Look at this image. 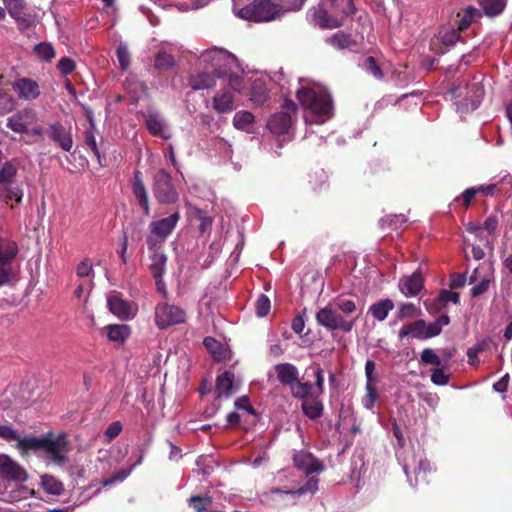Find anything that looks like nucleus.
<instances>
[{
	"instance_id": "13d9d810",
	"label": "nucleus",
	"mask_w": 512,
	"mask_h": 512,
	"mask_svg": "<svg viewBox=\"0 0 512 512\" xmlns=\"http://www.w3.org/2000/svg\"><path fill=\"white\" fill-rule=\"evenodd\" d=\"M5 4L11 17L15 19L22 17V10L24 8L23 0H7Z\"/></svg>"
},
{
	"instance_id": "c85d7f7f",
	"label": "nucleus",
	"mask_w": 512,
	"mask_h": 512,
	"mask_svg": "<svg viewBox=\"0 0 512 512\" xmlns=\"http://www.w3.org/2000/svg\"><path fill=\"white\" fill-rule=\"evenodd\" d=\"M24 196V191L20 184L8 183L0 186V200L9 204L10 201H15L17 204L21 203Z\"/></svg>"
},
{
	"instance_id": "69168bd1",
	"label": "nucleus",
	"mask_w": 512,
	"mask_h": 512,
	"mask_svg": "<svg viewBox=\"0 0 512 512\" xmlns=\"http://www.w3.org/2000/svg\"><path fill=\"white\" fill-rule=\"evenodd\" d=\"M19 433L9 425H0V437L6 441H18Z\"/></svg>"
},
{
	"instance_id": "393cba45",
	"label": "nucleus",
	"mask_w": 512,
	"mask_h": 512,
	"mask_svg": "<svg viewBox=\"0 0 512 512\" xmlns=\"http://www.w3.org/2000/svg\"><path fill=\"white\" fill-rule=\"evenodd\" d=\"M276 377L285 386L291 387L299 379V371L290 363H280L275 366Z\"/></svg>"
},
{
	"instance_id": "37998d69",
	"label": "nucleus",
	"mask_w": 512,
	"mask_h": 512,
	"mask_svg": "<svg viewBox=\"0 0 512 512\" xmlns=\"http://www.w3.org/2000/svg\"><path fill=\"white\" fill-rule=\"evenodd\" d=\"M293 397L299 399H310L313 394V387L308 382H300L299 379L290 387Z\"/></svg>"
},
{
	"instance_id": "0e129e2a",
	"label": "nucleus",
	"mask_w": 512,
	"mask_h": 512,
	"mask_svg": "<svg viewBox=\"0 0 512 512\" xmlns=\"http://www.w3.org/2000/svg\"><path fill=\"white\" fill-rule=\"evenodd\" d=\"M15 107V100L8 94H0V115L12 111Z\"/></svg>"
},
{
	"instance_id": "b1692460",
	"label": "nucleus",
	"mask_w": 512,
	"mask_h": 512,
	"mask_svg": "<svg viewBox=\"0 0 512 512\" xmlns=\"http://www.w3.org/2000/svg\"><path fill=\"white\" fill-rule=\"evenodd\" d=\"M237 387L234 383V374L230 371H225L216 379V395L217 398H229Z\"/></svg>"
},
{
	"instance_id": "412c9836",
	"label": "nucleus",
	"mask_w": 512,
	"mask_h": 512,
	"mask_svg": "<svg viewBox=\"0 0 512 512\" xmlns=\"http://www.w3.org/2000/svg\"><path fill=\"white\" fill-rule=\"evenodd\" d=\"M423 288V278L419 272L405 276L399 281V289L406 297L416 296Z\"/></svg>"
},
{
	"instance_id": "aec40b11",
	"label": "nucleus",
	"mask_w": 512,
	"mask_h": 512,
	"mask_svg": "<svg viewBox=\"0 0 512 512\" xmlns=\"http://www.w3.org/2000/svg\"><path fill=\"white\" fill-rule=\"evenodd\" d=\"M482 268H483V266H479V267L475 268L469 278V283H474L479 280V283L477 285H475L474 287H472V289H471L472 297H478V296L482 295L483 293H485L488 290L489 285L493 279L492 266L489 265L487 267L488 271L483 277L480 276V270Z\"/></svg>"
},
{
	"instance_id": "e433bc0d",
	"label": "nucleus",
	"mask_w": 512,
	"mask_h": 512,
	"mask_svg": "<svg viewBox=\"0 0 512 512\" xmlns=\"http://www.w3.org/2000/svg\"><path fill=\"white\" fill-rule=\"evenodd\" d=\"M318 482H319L318 478L311 477L298 490H295V491H283L281 489H274V490H272V493L285 494V495H290L292 497L300 496V495H303V494H305L307 492L314 493L318 489Z\"/></svg>"
},
{
	"instance_id": "39448f33",
	"label": "nucleus",
	"mask_w": 512,
	"mask_h": 512,
	"mask_svg": "<svg viewBox=\"0 0 512 512\" xmlns=\"http://www.w3.org/2000/svg\"><path fill=\"white\" fill-rule=\"evenodd\" d=\"M357 319L358 317L349 318L340 314L331 303L320 308L315 314L317 324L330 332L350 333L356 325Z\"/></svg>"
},
{
	"instance_id": "6ab92c4d",
	"label": "nucleus",
	"mask_w": 512,
	"mask_h": 512,
	"mask_svg": "<svg viewBox=\"0 0 512 512\" xmlns=\"http://www.w3.org/2000/svg\"><path fill=\"white\" fill-rule=\"evenodd\" d=\"M217 75L210 69H204L191 75L189 78V86L193 90L210 89L216 85Z\"/></svg>"
},
{
	"instance_id": "c9c22d12",
	"label": "nucleus",
	"mask_w": 512,
	"mask_h": 512,
	"mask_svg": "<svg viewBox=\"0 0 512 512\" xmlns=\"http://www.w3.org/2000/svg\"><path fill=\"white\" fill-rule=\"evenodd\" d=\"M154 251L151 256L150 270L154 278H161L165 273L167 256L164 253Z\"/></svg>"
},
{
	"instance_id": "72a5a7b5",
	"label": "nucleus",
	"mask_w": 512,
	"mask_h": 512,
	"mask_svg": "<svg viewBox=\"0 0 512 512\" xmlns=\"http://www.w3.org/2000/svg\"><path fill=\"white\" fill-rule=\"evenodd\" d=\"M477 2L488 17L500 15L507 5V0H477Z\"/></svg>"
},
{
	"instance_id": "4d7b16f0",
	"label": "nucleus",
	"mask_w": 512,
	"mask_h": 512,
	"mask_svg": "<svg viewBox=\"0 0 512 512\" xmlns=\"http://www.w3.org/2000/svg\"><path fill=\"white\" fill-rule=\"evenodd\" d=\"M365 377L366 385L376 386L378 376L376 374V364L372 360H367L365 363Z\"/></svg>"
},
{
	"instance_id": "1a4fd4ad",
	"label": "nucleus",
	"mask_w": 512,
	"mask_h": 512,
	"mask_svg": "<svg viewBox=\"0 0 512 512\" xmlns=\"http://www.w3.org/2000/svg\"><path fill=\"white\" fill-rule=\"evenodd\" d=\"M153 193L162 204H171L178 200V193L171 183V176L164 169L158 170L154 175Z\"/></svg>"
},
{
	"instance_id": "5701e85b",
	"label": "nucleus",
	"mask_w": 512,
	"mask_h": 512,
	"mask_svg": "<svg viewBox=\"0 0 512 512\" xmlns=\"http://www.w3.org/2000/svg\"><path fill=\"white\" fill-rule=\"evenodd\" d=\"M211 105L217 113H228L234 109V95L228 89H222L213 96Z\"/></svg>"
},
{
	"instance_id": "dca6fc26",
	"label": "nucleus",
	"mask_w": 512,
	"mask_h": 512,
	"mask_svg": "<svg viewBox=\"0 0 512 512\" xmlns=\"http://www.w3.org/2000/svg\"><path fill=\"white\" fill-rule=\"evenodd\" d=\"M12 88L18 98L24 101L36 100L40 94V86L37 81L31 78L22 77L12 83Z\"/></svg>"
},
{
	"instance_id": "6e6d98bb",
	"label": "nucleus",
	"mask_w": 512,
	"mask_h": 512,
	"mask_svg": "<svg viewBox=\"0 0 512 512\" xmlns=\"http://www.w3.org/2000/svg\"><path fill=\"white\" fill-rule=\"evenodd\" d=\"M337 310H340L345 317L353 314L357 310L356 303L348 299H339L333 305Z\"/></svg>"
},
{
	"instance_id": "ddd939ff",
	"label": "nucleus",
	"mask_w": 512,
	"mask_h": 512,
	"mask_svg": "<svg viewBox=\"0 0 512 512\" xmlns=\"http://www.w3.org/2000/svg\"><path fill=\"white\" fill-rule=\"evenodd\" d=\"M107 304L111 313L119 319L129 320L137 314V305L124 299L119 292H110L107 296Z\"/></svg>"
},
{
	"instance_id": "ea45409f",
	"label": "nucleus",
	"mask_w": 512,
	"mask_h": 512,
	"mask_svg": "<svg viewBox=\"0 0 512 512\" xmlns=\"http://www.w3.org/2000/svg\"><path fill=\"white\" fill-rule=\"evenodd\" d=\"M449 323L450 318L446 314L439 316L437 320L432 323L427 324L425 322V333L427 335V339L438 336L442 332L443 327L447 326Z\"/></svg>"
},
{
	"instance_id": "338daca9",
	"label": "nucleus",
	"mask_w": 512,
	"mask_h": 512,
	"mask_svg": "<svg viewBox=\"0 0 512 512\" xmlns=\"http://www.w3.org/2000/svg\"><path fill=\"white\" fill-rule=\"evenodd\" d=\"M421 361L426 364L434 365H440L441 363L439 356L429 348H426L421 352Z\"/></svg>"
},
{
	"instance_id": "a211bd4d",
	"label": "nucleus",
	"mask_w": 512,
	"mask_h": 512,
	"mask_svg": "<svg viewBox=\"0 0 512 512\" xmlns=\"http://www.w3.org/2000/svg\"><path fill=\"white\" fill-rule=\"evenodd\" d=\"M294 464L297 468L303 470L307 474L320 472L323 470V465L316 459L312 453L307 451H299L293 456Z\"/></svg>"
},
{
	"instance_id": "09e8293b",
	"label": "nucleus",
	"mask_w": 512,
	"mask_h": 512,
	"mask_svg": "<svg viewBox=\"0 0 512 512\" xmlns=\"http://www.w3.org/2000/svg\"><path fill=\"white\" fill-rule=\"evenodd\" d=\"M17 173L16 167L11 162H5L0 169V184L14 183L13 178Z\"/></svg>"
},
{
	"instance_id": "f03ea898",
	"label": "nucleus",
	"mask_w": 512,
	"mask_h": 512,
	"mask_svg": "<svg viewBox=\"0 0 512 512\" xmlns=\"http://www.w3.org/2000/svg\"><path fill=\"white\" fill-rule=\"evenodd\" d=\"M199 64L204 69H210L218 78L226 77L233 69H240L237 58L229 51L213 47L203 51L199 57Z\"/></svg>"
},
{
	"instance_id": "6e6552de",
	"label": "nucleus",
	"mask_w": 512,
	"mask_h": 512,
	"mask_svg": "<svg viewBox=\"0 0 512 512\" xmlns=\"http://www.w3.org/2000/svg\"><path fill=\"white\" fill-rule=\"evenodd\" d=\"M180 219L179 212H174L170 216L152 221L149 224V234L146 237V243L149 250L158 249L174 231Z\"/></svg>"
},
{
	"instance_id": "8fccbe9b",
	"label": "nucleus",
	"mask_w": 512,
	"mask_h": 512,
	"mask_svg": "<svg viewBox=\"0 0 512 512\" xmlns=\"http://www.w3.org/2000/svg\"><path fill=\"white\" fill-rule=\"evenodd\" d=\"M448 302H453L454 304L460 303V296L459 293L443 290L440 293L439 298L435 301V309H440L442 306H444Z\"/></svg>"
},
{
	"instance_id": "cd10ccee",
	"label": "nucleus",
	"mask_w": 512,
	"mask_h": 512,
	"mask_svg": "<svg viewBox=\"0 0 512 512\" xmlns=\"http://www.w3.org/2000/svg\"><path fill=\"white\" fill-rule=\"evenodd\" d=\"M109 341L123 343L131 334V329L126 324H111L103 328Z\"/></svg>"
},
{
	"instance_id": "a19ab883",
	"label": "nucleus",
	"mask_w": 512,
	"mask_h": 512,
	"mask_svg": "<svg viewBox=\"0 0 512 512\" xmlns=\"http://www.w3.org/2000/svg\"><path fill=\"white\" fill-rule=\"evenodd\" d=\"M326 43L338 50H342L349 48L352 45L353 41L350 35L345 34L343 32H338L330 37H327Z\"/></svg>"
},
{
	"instance_id": "2eb2a0df",
	"label": "nucleus",
	"mask_w": 512,
	"mask_h": 512,
	"mask_svg": "<svg viewBox=\"0 0 512 512\" xmlns=\"http://www.w3.org/2000/svg\"><path fill=\"white\" fill-rule=\"evenodd\" d=\"M0 474L9 481L25 482L28 473L17 461L7 454L0 453Z\"/></svg>"
},
{
	"instance_id": "20e7f679",
	"label": "nucleus",
	"mask_w": 512,
	"mask_h": 512,
	"mask_svg": "<svg viewBox=\"0 0 512 512\" xmlns=\"http://www.w3.org/2000/svg\"><path fill=\"white\" fill-rule=\"evenodd\" d=\"M19 253L18 244L0 237V287L11 286L17 281V270L13 262Z\"/></svg>"
},
{
	"instance_id": "423d86ee",
	"label": "nucleus",
	"mask_w": 512,
	"mask_h": 512,
	"mask_svg": "<svg viewBox=\"0 0 512 512\" xmlns=\"http://www.w3.org/2000/svg\"><path fill=\"white\" fill-rule=\"evenodd\" d=\"M68 452L69 447L65 435L48 434L43 436L40 458L47 463L63 465L67 461Z\"/></svg>"
},
{
	"instance_id": "f3484780",
	"label": "nucleus",
	"mask_w": 512,
	"mask_h": 512,
	"mask_svg": "<svg viewBox=\"0 0 512 512\" xmlns=\"http://www.w3.org/2000/svg\"><path fill=\"white\" fill-rule=\"evenodd\" d=\"M48 134L50 139L56 143L62 150L69 152L73 147V138L70 131L59 122H53L48 125Z\"/></svg>"
},
{
	"instance_id": "473e14b6",
	"label": "nucleus",
	"mask_w": 512,
	"mask_h": 512,
	"mask_svg": "<svg viewBox=\"0 0 512 512\" xmlns=\"http://www.w3.org/2000/svg\"><path fill=\"white\" fill-rule=\"evenodd\" d=\"M407 336H411L417 339H427V335L425 333V321L417 320L412 324L403 326L399 330V337L404 338Z\"/></svg>"
},
{
	"instance_id": "f704fd0d",
	"label": "nucleus",
	"mask_w": 512,
	"mask_h": 512,
	"mask_svg": "<svg viewBox=\"0 0 512 512\" xmlns=\"http://www.w3.org/2000/svg\"><path fill=\"white\" fill-rule=\"evenodd\" d=\"M393 308L394 303L390 299H385L372 304L369 307V312L376 320L383 321Z\"/></svg>"
},
{
	"instance_id": "680f3d73",
	"label": "nucleus",
	"mask_w": 512,
	"mask_h": 512,
	"mask_svg": "<svg viewBox=\"0 0 512 512\" xmlns=\"http://www.w3.org/2000/svg\"><path fill=\"white\" fill-rule=\"evenodd\" d=\"M406 222H407V218L403 214L389 215L386 218L381 220V225L382 226L387 225L388 227H394L395 229H397L399 226H401L402 224H404Z\"/></svg>"
},
{
	"instance_id": "4c0bfd02",
	"label": "nucleus",
	"mask_w": 512,
	"mask_h": 512,
	"mask_svg": "<svg viewBox=\"0 0 512 512\" xmlns=\"http://www.w3.org/2000/svg\"><path fill=\"white\" fill-rule=\"evenodd\" d=\"M303 413L310 419H318L323 413L322 403L315 399H306L302 403Z\"/></svg>"
},
{
	"instance_id": "f8f14e48",
	"label": "nucleus",
	"mask_w": 512,
	"mask_h": 512,
	"mask_svg": "<svg viewBox=\"0 0 512 512\" xmlns=\"http://www.w3.org/2000/svg\"><path fill=\"white\" fill-rule=\"evenodd\" d=\"M324 4L312 7L307 11L306 19L309 24L320 29H336L343 25V21L331 15Z\"/></svg>"
},
{
	"instance_id": "e2e57ef3",
	"label": "nucleus",
	"mask_w": 512,
	"mask_h": 512,
	"mask_svg": "<svg viewBox=\"0 0 512 512\" xmlns=\"http://www.w3.org/2000/svg\"><path fill=\"white\" fill-rule=\"evenodd\" d=\"M195 512H206V505L211 503L208 497L192 496L189 500Z\"/></svg>"
},
{
	"instance_id": "49530a36",
	"label": "nucleus",
	"mask_w": 512,
	"mask_h": 512,
	"mask_svg": "<svg viewBox=\"0 0 512 512\" xmlns=\"http://www.w3.org/2000/svg\"><path fill=\"white\" fill-rule=\"evenodd\" d=\"M431 469H432L431 465H430V463L426 459H420L419 463H418V467L416 469V472H417L416 482L413 483L412 480L409 477L407 465H403V470H404L405 474L407 475V477L409 479V482H410V484L412 486H415V485L418 484L419 478L422 481H425L426 480L425 479L426 478V474H427V472H430Z\"/></svg>"
},
{
	"instance_id": "bf43d9fd",
	"label": "nucleus",
	"mask_w": 512,
	"mask_h": 512,
	"mask_svg": "<svg viewBox=\"0 0 512 512\" xmlns=\"http://www.w3.org/2000/svg\"><path fill=\"white\" fill-rule=\"evenodd\" d=\"M116 56L120 67L126 70L130 65V55L126 44H120L117 47Z\"/></svg>"
},
{
	"instance_id": "c03bdc74",
	"label": "nucleus",
	"mask_w": 512,
	"mask_h": 512,
	"mask_svg": "<svg viewBox=\"0 0 512 512\" xmlns=\"http://www.w3.org/2000/svg\"><path fill=\"white\" fill-rule=\"evenodd\" d=\"M41 485L46 492L52 495H60L63 491L62 483L50 475H43L41 477Z\"/></svg>"
},
{
	"instance_id": "a18cd8bd",
	"label": "nucleus",
	"mask_w": 512,
	"mask_h": 512,
	"mask_svg": "<svg viewBox=\"0 0 512 512\" xmlns=\"http://www.w3.org/2000/svg\"><path fill=\"white\" fill-rule=\"evenodd\" d=\"M203 344L216 360L220 361L224 358L225 350L220 342L212 337H206Z\"/></svg>"
},
{
	"instance_id": "9d476101",
	"label": "nucleus",
	"mask_w": 512,
	"mask_h": 512,
	"mask_svg": "<svg viewBox=\"0 0 512 512\" xmlns=\"http://www.w3.org/2000/svg\"><path fill=\"white\" fill-rule=\"evenodd\" d=\"M185 321L186 313L179 306L165 302L157 304L155 308V323L159 329L182 324Z\"/></svg>"
},
{
	"instance_id": "7c9ffc66",
	"label": "nucleus",
	"mask_w": 512,
	"mask_h": 512,
	"mask_svg": "<svg viewBox=\"0 0 512 512\" xmlns=\"http://www.w3.org/2000/svg\"><path fill=\"white\" fill-rule=\"evenodd\" d=\"M238 69H233L229 72L226 77H228L229 86L237 93L244 94L247 90V86L251 82L252 76L248 74H244L242 72L241 75L237 74Z\"/></svg>"
},
{
	"instance_id": "3c124183",
	"label": "nucleus",
	"mask_w": 512,
	"mask_h": 512,
	"mask_svg": "<svg viewBox=\"0 0 512 512\" xmlns=\"http://www.w3.org/2000/svg\"><path fill=\"white\" fill-rule=\"evenodd\" d=\"M460 29H444L440 32V40L446 46H453L460 39Z\"/></svg>"
},
{
	"instance_id": "4468645a",
	"label": "nucleus",
	"mask_w": 512,
	"mask_h": 512,
	"mask_svg": "<svg viewBox=\"0 0 512 512\" xmlns=\"http://www.w3.org/2000/svg\"><path fill=\"white\" fill-rule=\"evenodd\" d=\"M38 116L35 109L25 107L6 120V126L15 133H28V128L37 122Z\"/></svg>"
},
{
	"instance_id": "774afa93",
	"label": "nucleus",
	"mask_w": 512,
	"mask_h": 512,
	"mask_svg": "<svg viewBox=\"0 0 512 512\" xmlns=\"http://www.w3.org/2000/svg\"><path fill=\"white\" fill-rule=\"evenodd\" d=\"M431 381L436 385H446L449 382V375L441 368L433 369Z\"/></svg>"
},
{
	"instance_id": "bb28decb",
	"label": "nucleus",
	"mask_w": 512,
	"mask_h": 512,
	"mask_svg": "<svg viewBox=\"0 0 512 512\" xmlns=\"http://www.w3.org/2000/svg\"><path fill=\"white\" fill-rule=\"evenodd\" d=\"M43 436L41 437H24L19 436L17 441V449L22 457H26L30 452L36 453L39 457L41 454Z\"/></svg>"
},
{
	"instance_id": "c756f323",
	"label": "nucleus",
	"mask_w": 512,
	"mask_h": 512,
	"mask_svg": "<svg viewBox=\"0 0 512 512\" xmlns=\"http://www.w3.org/2000/svg\"><path fill=\"white\" fill-rule=\"evenodd\" d=\"M249 85L251 86V101L256 105H263L267 100L266 80L261 77L251 78Z\"/></svg>"
},
{
	"instance_id": "864d4df0",
	"label": "nucleus",
	"mask_w": 512,
	"mask_h": 512,
	"mask_svg": "<svg viewBox=\"0 0 512 512\" xmlns=\"http://www.w3.org/2000/svg\"><path fill=\"white\" fill-rule=\"evenodd\" d=\"M136 464L132 465L130 468L127 469H121L111 477L105 479L102 481V486L107 487L110 485H113L118 482H123L132 472L133 468Z\"/></svg>"
},
{
	"instance_id": "2f4dec72",
	"label": "nucleus",
	"mask_w": 512,
	"mask_h": 512,
	"mask_svg": "<svg viewBox=\"0 0 512 512\" xmlns=\"http://www.w3.org/2000/svg\"><path fill=\"white\" fill-rule=\"evenodd\" d=\"M255 116L249 111H238L233 117V125L236 129L247 133L253 132Z\"/></svg>"
},
{
	"instance_id": "de8ad7c7",
	"label": "nucleus",
	"mask_w": 512,
	"mask_h": 512,
	"mask_svg": "<svg viewBox=\"0 0 512 512\" xmlns=\"http://www.w3.org/2000/svg\"><path fill=\"white\" fill-rule=\"evenodd\" d=\"M155 68L159 70H167L175 65V59L172 55L161 51L155 57Z\"/></svg>"
},
{
	"instance_id": "052dcab7",
	"label": "nucleus",
	"mask_w": 512,
	"mask_h": 512,
	"mask_svg": "<svg viewBox=\"0 0 512 512\" xmlns=\"http://www.w3.org/2000/svg\"><path fill=\"white\" fill-rule=\"evenodd\" d=\"M76 68V63L69 57H62L57 63V69L63 76L71 74Z\"/></svg>"
},
{
	"instance_id": "79ce46f5",
	"label": "nucleus",
	"mask_w": 512,
	"mask_h": 512,
	"mask_svg": "<svg viewBox=\"0 0 512 512\" xmlns=\"http://www.w3.org/2000/svg\"><path fill=\"white\" fill-rule=\"evenodd\" d=\"M482 17V13L475 7L469 6L464 10L463 16L459 20V29H467L470 24L474 21L479 20Z\"/></svg>"
},
{
	"instance_id": "0eeeda50",
	"label": "nucleus",
	"mask_w": 512,
	"mask_h": 512,
	"mask_svg": "<svg viewBox=\"0 0 512 512\" xmlns=\"http://www.w3.org/2000/svg\"><path fill=\"white\" fill-rule=\"evenodd\" d=\"M451 94L456 100L458 111L466 113L478 108L483 97L484 87L481 82H473L469 86H458L451 90Z\"/></svg>"
},
{
	"instance_id": "58836bf2",
	"label": "nucleus",
	"mask_w": 512,
	"mask_h": 512,
	"mask_svg": "<svg viewBox=\"0 0 512 512\" xmlns=\"http://www.w3.org/2000/svg\"><path fill=\"white\" fill-rule=\"evenodd\" d=\"M33 50L36 57L44 62H51L56 56L55 48L49 42L38 43Z\"/></svg>"
},
{
	"instance_id": "603ef678",
	"label": "nucleus",
	"mask_w": 512,
	"mask_h": 512,
	"mask_svg": "<svg viewBox=\"0 0 512 512\" xmlns=\"http://www.w3.org/2000/svg\"><path fill=\"white\" fill-rule=\"evenodd\" d=\"M365 391L366 393L362 399V404L366 409L372 410L379 397L377 388L376 386L365 385Z\"/></svg>"
},
{
	"instance_id": "7ed1b4c3",
	"label": "nucleus",
	"mask_w": 512,
	"mask_h": 512,
	"mask_svg": "<svg viewBox=\"0 0 512 512\" xmlns=\"http://www.w3.org/2000/svg\"><path fill=\"white\" fill-rule=\"evenodd\" d=\"M288 11L271 0H254L236 11V15L247 21L269 22L278 19Z\"/></svg>"
},
{
	"instance_id": "4be33fe9",
	"label": "nucleus",
	"mask_w": 512,
	"mask_h": 512,
	"mask_svg": "<svg viewBox=\"0 0 512 512\" xmlns=\"http://www.w3.org/2000/svg\"><path fill=\"white\" fill-rule=\"evenodd\" d=\"M146 126L148 131L154 136L163 139H169L171 137L166 121L157 113H150L146 116Z\"/></svg>"
},
{
	"instance_id": "a878e982",
	"label": "nucleus",
	"mask_w": 512,
	"mask_h": 512,
	"mask_svg": "<svg viewBox=\"0 0 512 512\" xmlns=\"http://www.w3.org/2000/svg\"><path fill=\"white\" fill-rule=\"evenodd\" d=\"M132 190H133V193H134L139 205L142 207L144 214L149 215V213H150L149 199H148L145 185L141 178V173L139 171L135 172V174H134Z\"/></svg>"
},
{
	"instance_id": "9b49d317",
	"label": "nucleus",
	"mask_w": 512,
	"mask_h": 512,
	"mask_svg": "<svg viewBox=\"0 0 512 512\" xmlns=\"http://www.w3.org/2000/svg\"><path fill=\"white\" fill-rule=\"evenodd\" d=\"M283 108L284 111L273 114L267 123V128L270 132L276 135L289 132L293 123V116L296 114V105L291 100H286Z\"/></svg>"
},
{
	"instance_id": "f257e3e1",
	"label": "nucleus",
	"mask_w": 512,
	"mask_h": 512,
	"mask_svg": "<svg viewBox=\"0 0 512 512\" xmlns=\"http://www.w3.org/2000/svg\"><path fill=\"white\" fill-rule=\"evenodd\" d=\"M296 97L304 109L306 124H323L333 116L332 99L327 89L310 79H300Z\"/></svg>"
},
{
	"instance_id": "5fc2aeb1",
	"label": "nucleus",
	"mask_w": 512,
	"mask_h": 512,
	"mask_svg": "<svg viewBox=\"0 0 512 512\" xmlns=\"http://www.w3.org/2000/svg\"><path fill=\"white\" fill-rule=\"evenodd\" d=\"M270 308V299L266 295L261 294L255 302V311L257 316L265 317L266 315H268Z\"/></svg>"
}]
</instances>
